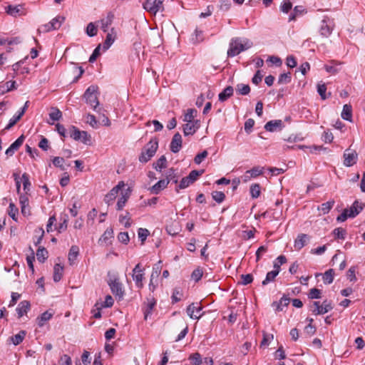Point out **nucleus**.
Here are the masks:
<instances>
[{"label": "nucleus", "mask_w": 365, "mask_h": 365, "mask_svg": "<svg viewBox=\"0 0 365 365\" xmlns=\"http://www.w3.org/2000/svg\"><path fill=\"white\" fill-rule=\"evenodd\" d=\"M252 46V43L247 38H242L240 37L232 38L229 44L227 56H236L241 52L251 48Z\"/></svg>", "instance_id": "obj_1"}, {"label": "nucleus", "mask_w": 365, "mask_h": 365, "mask_svg": "<svg viewBox=\"0 0 365 365\" xmlns=\"http://www.w3.org/2000/svg\"><path fill=\"white\" fill-rule=\"evenodd\" d=\"M158 148V139L152 138L143 148L140 156L139 161L141 163L148 162L153 158Z\"/></svg>", "instance_id": "obj_2"}, {"label": "nucleus", "mask_w": 365, "mask_h": 365, "mask_svg": "<svg viewBox=\"0 0 365 365\" xmlns=\"http://www.w3.org/2000/svg\"><path fill=\"white\" fill-rule=\"evenodd\" d=\"M97 91L98 87L96 86H91L86 90L83 98L87 104L93 107L96 112L101 113V110H103V109L98 108L99 101L98 100Z\"/></svg>", "instance_id": "obj_3"}, {"label": "nucleus", "mask_w": 365, "mask_h": 365, "mask_svg": "<svg viewBox=\"0 0 365 365\" xmlns=\"http://www.w3.org/2000/svg\"><path fill=\"white\" fill-rule=\"evenodd\" d=\"M108 284L110 288L112 293L115 296L118 297L120 299L123 298L124 295V290L123 289V284L119 281V279L116 276H113V277H110Z\"/></svg>", "instance_id": "obj_4"}, {"label": "nucleus", "mask_w": 365, "mask_h": 365, "mask_svg": "<svg viewBox=\"0 0 365 365\" xmlns=\"http://www.w3.org/2000/svg\"><path fill=\"white\" fill-rule=\"evenodd\" d=\"M70 137L75 140H80L84 144H87L91 140V136L86 131H81L76 126H71L69 128Z\"/></svg>", "instance_id": "obj_5"}, {"label": "nucleus", "mask_w": 365, "mask_h": 365, "mask_svg": "<svg viewBox=\"0 0 365 365\" xmlns=\"http://www.w3.org/2000/svg\"><path fill=\"white\" fill-rule=\"evenodd\" d=\"M163 0H146L143 4V8L152 14H156L160 11H163Z\"/></svg>", "instance_id": "obj_6"}, {"label": "nucleus", "mask_w": 365, "mask_h": 365, "mask_svg": "<svg viewBox=\"0 0 365 365\" xmlns=\"http://www.w3.org/2000/svg\"><path fill=\"white\" fill-rule=\"evenodd\" d=\"M125 186V183L123 181H120L118 183L116 186L113 187L110 192L106 195L104 197V202L108 205H110L113 204V201L116 198L118 193L120 190H121Z\"/></svg>", "instance_id": "obj_7"}, {"label": "nucleus", "mask_w": 365, "mask_h": 365, "mask_svg": "<svg viewBox=\"0 0 365 365\" xmlns=\"http://www.w3.org/2000/svg\"><path fill=\"white\" fill-rule=\"evenodd\" d=\"M132 277L137 287L142 288L143 286V279L144 278V273L140 263L137 264L133 268Z\"/></svg>", "instance_id": "obj_8"}, {"label": "nucleus", "mask_w": 365, "mask_h": 365, "mask_svg": "<svg viewBox=\"0 0 365 365\" xmlns=\"http://www.w3.org/2000/svg\"><path fill=\"white\" fill-rule=\"evenodd\" d=\"M202 307L199 306L197 303H192L187 307L186 312L191 319H199L202 315L200 313Z\"/></svg>", "instance_id": "obj_9"}, {"label": "nucleus", "mask_w": 365, "mask_h": 365, "mask_svg": "<svg viewBox=\"0 0 365 365\" xmlns=\"http://www.w3.org/2000/svg\"><path fill=\"white\" fill-rule=\"evenodd\" d=\"M29 101H26L23 108H21L20 110L18 111V113L15 114L10 120L8 125L6 126V130H9L24 115L25 113L28 106Z\"/></svg>", "instance_id": "obj_10"}, {"label": "nucleus", "mask_w": 365, "mask_h": 365, "mask_svg": "<svg viewBox=\"0 0 365 365\" xmlns=\"http://www.w3.org/2000/svg\"><path fill=\"white\" fill-rule=\"evenodd\" d=\"M200 128V121L196 120L192 123H186L182 126L183 133L185 136L192 135Z\"/></svg>", "instance_id": "obj_11"}, {"label": "nucleus", "mask_w": 365, "mask_h": 365, "mask_svg": "<svg viewBox=\"0 0 365 365\" xmlns=\"http://www.w3.org/2000/svg\"><path fill=\"white\" fill-rule=\"evenodd\" d=\"M344 164L347 167H350L356 163L357 153L354 150H351L350 149H347L345 150V152L344 153Z\"/></svg>", "instance_id": "obj_12"}, {"label": "nucleus", "mask_w": 365, "mask_h": 365, "mask_svg": "<svg viewBox=\"0 0 365 365\" xmlns=\"http://www.w3.org/2000/svg\"><path fill=\"white\" fill-rule=\"evenodd\" d=\"M182 140L181 135L179 133H176L173 135L172 140L170 142V150L174 153H178L182 148Z\"/></svg>", "instance_id": "obj_13"}, {"label": "nucleus", "mask_w": 365, "mask_h": 365, "mask_svg": "<svg viewBox=\"0 0 365 365\" xmlns=\"http://www.w3.org/2000/svg\"><path fill=\"white\" fill-rule=\"evenodd\" d=\"M6 12L14 17L24 15V6L21 4L19 5H9L6 7Z\"/></svg>", "instance_id": "obj_14"}, {"label": "nucleus", "mask_w": 365, "mask_h": 365, "mask_svg": "<svg viewBox=\"0 0 365 365\" xmlns=\"http://www.w3.org/2000/svg\"><path fill=\"white\" fill-rule=\"evenodd\" d=\"M24 140V135L19 137L6 150V155L7 156H12L15 151H16L19 147L23 144Z\"/></svg>", "instance_id": "obj_15"}, {"label": "nucleus", "mask_w": 365, "mask_h": 365, "mask_svg": "<svg viewBox=\"0 0 365 365\" xmlns=\"http://www.w3.org/2000/svg\"><path fill=\"white\" fill-rule=\"evenodd\" d=\"M283 122L282 120H269L264 125V129L269 132H274L277 130H282Z\"/></svg>", "instance_id": "obj_16"}, {"label": "nucleus", "mask_w": 365, "mask_h": 365, "mask_svg": "<svg viewBox=\"0 0 365 365\" xmlns=\"http://www.w3.org/2000/svg\"><path fill=\"white\" fill-rule=\"evenodd\" d=\"M309 237L307 234H299L294 240V247L299 250L304 247L309 241Z\"/></svg>", "instance_id": "obj_17"}, {"label": "nucleus", "mask_w": 365, "mask_h": 365, "mask_svg": "<svg viewBox=\"0 0 365 365\" xmlns=\"http://www.w3.org/2000/svg\"><path fill=\"white\" fill-rule=\"evenodd\" d=\"M333 309L331 302L324 300L322 304H320L319 309H314L312 312L314 314H324Z\"/></svg>", "instance_id": "obj_18"}, {"label": "nucleus", "mask_w": 365, "mask_h": 365, "mask_svg": "<svg viewBox=\"0 0 365 365\" xmlns=\"http://www.w3.org/2000/svg\"><path fill=\"white\" fill-rule=\"evenodd\" d=\"M30 306H31L30 302L27 300L21 301L19 304V305L16 309V311L18 314L19 318L23 317L24 314H26L28 312V311L30 309Z\"/></svg>", "instance_id": "obj_19"}, {"label": "nucleus", "mask_w": 365, "mask_h": 365, "mask_svg": "<svg viewBox=\"0 0 365 365\" xmlns=\"http://www.w3.org/2000/svg\"><path fill=\"white\" fill-rule=\"evenodd\" d=\"M168 181H166L165 179L160 180L158 182H156L154 185H153L150 188V191L151 193L157 195L161 190L165 189L168 186Z\"/></svg>", "instance_id": "obj_20"}, {"label": "nucleus", "mask_w": 365, "mask_h": 365, "mask_svg": "<svg viewBox=\"0 0 365 365\" xmlns=\"http://www.w3.org/2000/svg\"><path fill=\"white\" fill-rule=\"evenodd\" d=\"M289 302V297H287L286 295H283L279 302H274L272 303V307H275V310L277 312H281L283 310V307H287Z\"/></svg>", "instance_id": "obj_21"}, {"label": "nucleus", "mask_w": 365, "mask_h": 365, "mask_svg": "<svg viewBox=\"0 0 365 365\" xmlns=\"http://www.w3.org/2000/svg\"><path fill=\"white\" fill-rule=\"evenodd\" d=\"M363 210V206L356 200L352 205L348 209L349 217H355Z\"/></svg>", "instance_id": "obj_22"}, {"label": "nucleus", "mask_w": 365, "mask_h": 365, "mask_svg": "<svg viewBox=\"0 0 365 365\" xmlns=\"http://www.w3.org/2000/svg\"><path fill=\"white\" fill-rule=\"evenodd\" d=\"M78 255H79L78 247L76 245L71 246V247L70 248L69 252H68V260L71 265L74 264Z\"/></svg>", "instance_id": "obj_23"}, {"label": "nucleus", "mask_w": 365, "mask_h": 365, "mask_svg": "<svg viewBox=\"0 0 365 365\" xmlns=\"http://www.w3.org/2000/svg\"><path fill=\"white\" fill-rule=\"evenodd\" d=\"M113 19H114V15L111 12H110L108 14V15L106 18L101 19V29L103 30V32L106 33L108 31V27H109V26L111 25V24L113 21Z\"/></svg>", "instance_id": "obj_24"}, {"label": "nucleus", "mask_w": 365, "mask_h": 365, "mask_svg": "<svg viewBox=\"0 0 365 365\" xmlns=\"http://www.w3.org/2000/svg\"><path fill=\"white\" fill-rule=\"evenodd\" d=\"M234 89L232 86H227L218 96L219 101L224 102L233 95Z\"/></svg>", "instance_id": "obj_25"}, {"label": "nucleus", "mask_w": 365, "mask_h": 365, "mask_svg": "<svg viewBox=\"0 0 365 365\" xmlns=\"http://www.w3.org/2000/svg\"><path fill=\"white\" fill-rule=\"evenodd\" d=\"M320 34L324 37H328L332 32V27L326 19H323L320 27Z\"/></svg>", "instance_id": "obj_26"}, {"label": "nucleus", "mask_w": 365, "mask_h": 365, "mask_svg": "<svg viewBox=\"0 0 365 365\" xmlns=\"http://www.w3.org/2000/svg\"><path fill=\"white\" fill-rule=\"evenodd\" d=\"M341 115L344 120H348V121H351V118H352L351 106L345 104L343 106V110H342Z\"/></svg>", "instance_id": "obj_27"}, {"label": "nucleus", "mask_w": 365, "mask_h": 365, "mask_svg": "<svg viewBox=\"0 0 365 365\" xmlns=\"http://www.w3.org/2000/svg\"><path fill=\"white\" fill-rule=\"evenodd\" d=\"M197 113V110L194 108L187 109L184 115L183 121L186 123H192L195 121L196 120H195V118L196 117Z\"/></svg>", "instance_id": "obj_28"}, {"label": "nucleus", "mask_w": 365, "mask_h": 365, "mask_svg": "<svg viewBox=\"0 0 365 365\" xmlns=\"http://www.w3.org/2000/svg\"><path fill=\"white\" fill-rule=\"evenodd\" d=\"M156 301L154 298L149 299L144 309V319H148V317L152 314L154 307L155 306Z\"/></svg>", "instance_id": "obj_29"}, {"label": "nucleus", "mask_w": 365, "mask_h": 365, "mask_svg": "<svg viewBox=\"0 0 365 365\" xmlns=\"http://www.w3.org/2000/svg\"><path fill=\"white\" fill-rule=\"evenodd\" d=\"M53 313H51L48 311H46L41 314V316L37 318L38 327H42L44 326L45 323L53 317Z\"/></svg>", "instance_id": "obj_30"}, {"label": "nucleus", "mask_w": 365, "mask_h": 365, "mask_svg": "<svg viewBox=\"0 0 365 365\" xmlns=\"http://www.w3.org/2000/svg\"><path fill=\"white\" fill-rule=\"evenodd\" d=\"M48 257V251L43 247H39L36 251V257L39 262L43 263Z\"/></svg>", "instance_id": "obj_31"}, {"label": "nucleus", "mask_w": 365, "mask_h": 365, "mask_svg": "<svg viewBox=\"0 0 365 365\" xmlns=\"http://www.w3.org/2000/svg\"><path fill=\"white\" fill-rule=\"evenodd\" d=\"M63 267L59 264H56L53 268V281L58 282L61 279Z\"/></svg>", "instance_id": "obj_32"}, {"label": "nucleus", "mask_w": 365, "mask_h": 365, "mask_svg": "<svg viewBox=\"0 0 365 365\" xmlns=\"http://www.w3.org/2000/svg\"><path fill=\"white\" fill-rule=\"evenodd\" d=\"M112 238H113V230L112 228H107L102 236L100 237L98 243H107L108 241Z\"/></svg>", "instance_id": "obj_33"}, {"label": "nucleus", "mask_w": 365, "mask_h": 365, "mask_svg": "<svg viewBox=\"0 0 365 365\" xmlns=\"http://www.w3.org/2000/svg\"><path fill=\"white\" fill-rule=\"evenodd\" d=\"M167 167V159L165 156L162 155L155 163H153V168L159 172H161L163 168Z\"/></svg>", "instance_id": "obj_34"}, {"label": "nucleus", "mask_w": 365, "mask_h": 365, "mask_svg": "<svg viewBox=\"0 0 365 365\" xmlns=\"http://www.w3.org/2000/svg\"><path fill=\"white\" fill-rule=\"evenodd\" d=\"M335 201L334 200H329L321 205L318 210H321L324 215L329 213L331 209L334 207Z\"/></svg>", "instance_id": "obj_35"}, {"label": "nucleus", "mask_w": 365, "mask_h": 365, "mask_svg": "<svg viewBox=\"0 0 365 365\" xmlns=\"http://www.w3.org/2000/svg\"><path fill=\"white\" fill-rule=\"evenodd\" d=\"M165 180L166 181H168V183L170 181H173L175 184L178 182V179L175 174V170L173 168L168 170L165 174Z\"/></svg>", "instance_id": "obj_36"}, {"label": "nucleus", "mask_w": 365, "mask_h": 365, "mask_svg": "<svg viewBox=\"0 0 365 365\" xmlns=\"http://www.w3.org/2000/svg\"><path fill=\"white\" fill-rule=\"evenodd\" d=\"M203 39H204L203 31L201 30H199L198 29H196L195 30L194 33L192 34L191 41L193 43H198L202 41Z\"/></svg>", "instance_id": "obj_37"}, {"label": "nucleus", "mask_w": 365, "mask_h": 365, "mask_svg": "<svg viewBox=\"0 0 365 365\" xmlns=\"http://www.w3.org/2000/svg\"><path fill=\"white\" fill-rule=\"evenodd\" d=\"M26 334V331L24 330L20 331L17 334L11 337V340L14 345H19L22 342Z\"/></svg>", "instance_id": "obj_38"}, {"label": "nucleus", "mask_w": 365, "mask_h": 365, "mask_svg": "<svg viewBox=\"0 0 365 365\" xmlns=\"http://www.w3.org/2000/svg\"><path fill=\"white\" fill-rule=\"evenodd\" d=\"M65 18L61 16H58L53 19L49 23V26L53 28V30H56L61 26V24L63 22Z\"/></svg>", "instance_id": "obj_39"}, {"label": "nucleus", "mask_w": 365, "mask_h": 365, "mask_svg": "<svg viewBox=\"0 0 365 365\" xmlns=\"http://www.w3.org/2000/svg\"><path fill=\"white\" fill-rule=\"evenodd\" d=\"M334 271L333 269L327 270L323 274V280L324 284H330L334 281Z\"/></svg>", "instance_id": "obj_40"}, {"label": "nucleus", "mask_w": 365, "mask_h": 365, "mask_svg": "<svg viewBox=\"0 0 365 365\" xmlns=\"http://www.w3.org/2000/svg\"><path fill=\"white\" fill-rule=\"evenodd\" d=\"M304 11V9L302 6H296L294 8L293 12L289 16V21H294L296 17L299 15H302Z\"/></svg>", "instance_id": "obj_41"}, {"label": "nucleus", "mask_w": 365, "mask_h": 365, "mask_svg": "<svg viewBox=\"0 0 365 365\" xmlns=\"http://www.w3.org/2000/svg\"><path fill=\"white\" fill-rule=\"evenodd\" d=\"M278 274L279 272L277 270H272L267 272L265 279L262 282V285H267L268 283L274 281Z\"/></svg>", "instance_id": "obj_42"}, {"label": "nucleus", "mask_w": 365, "mask_h": 365, "mask_svg": "<svg viewBox=\"0 0 365 365\" xmlns=\"http://www.w3.org/2000/svg\"><path fill=\"white\" fill-rule=\"evenodd\" d=\"M237 92L240 95H247L250 92V87L247 84L239 83L236 88Z\"/></svg>", "instance_id": "obj_43"}, {"label": "nucleus", "mask_w": 365, "mask_h": 365, "mask_svg": "<svg viewBox=\"0 0 365 365\" xmlns=\"http://www.w3.org/2000/svg\"><path fill=\"white\" fill-rule=\"evenodd\" d=\"M49 118L53 121L59 120L62 118V113L57 108H51V110L49 113Z\"/></svg>", "instance_id": "obj_44"}, {"label": "nucleus", "mask_w": 365, "mask_h": 365, "mask_svg": "<svg viewBox=\"0 0 365 365\" xmlns=\"http://www.w3.org/2000/svg\"><path fill=\"white\" fill-rule=\"evenodd\" d=\"M287 262V258L284 255H279L274 262V270H277L279 273L280 266Z\"/></svg>", "instance_id": "obj_45"}, {"label": "nucleus", "mask_w": 365, "mask_h": 365, "mask_svg": "<svg viewBox=\"0 0 365 365\" xmlns=\"http://www.w3.org/2000/svg\"><path fill=\"white\" fill-rule=\"evenodd\" d=\"M19 213V209L16 207V205L13 202L9 203V215L15 221H17L16 215Z\"/></svg>", "instance_id": "obj_46"}, {"label": "nucleus", "mask_w": 365, "mask_h": 365, "mask_svg": "<svg viewBox=\"0 0 365 365\" xmlns=\"http://www.w3.org/2000/svg\"><path fill=\"white\" fill-rule=\"evenodd\" d=\"M22 181L24 190L25 191V192L28 193L30 191L31 184L29 180V175L26 173H24L22 175Z\"/></svg>", "instance_id": "obj_47"}, {"label": "nucleus", "mask_w": 365, "mask_h": 365, "mask_svg": "<svg viewBox=\"0 0 365 365\" xmlns=\"http://www.w3.org/2000/svg\"><path fill=\"white\" fill-rule=\"evenodd\" d=\"M128 197L129 195L127 192H125V194H123L122 196L118 200L116 205L118 210H121L123 208Z\"/></svg>", "instance_id": "obj_48"}, {"label": "nucleus", "mask_w": 365, "mask_h": 365, "mask_svg": "<svg viewBox=\"0 0 365 365\" xmlns=\"http://www.w3.org/2000/svg\"><path fill=\"white\" fill-rule=\"evenodd\" d=\"M189 359L192 361L193 365H200L202 363V356L198 352L192 354L190 356Z\"/></svg>", "instance_id": "obj_49"}, {"label": "nucleus", "mask_w": 365, "mask_h": 365, "mask_svg": "<svg viewBox=\"0 0 365 365\" xmlns=\"http://www.w3.org/2000/svg\"><path fill=\"white\" fill-rule=\"evenodd\" d=\"M292 80L291 73L289 72L288 73H284L279 75L278 78V83L279 84H287L289 83Z\"/></svg>", "instance_id": "obj_50"}, {"label": "nucleus", "mask_w": 365, "mask_h": 365, "mask_svg": "<svg viewBox=\"0 0 365 365\" xmlns=\"http://www.w3.org/2000/svg\"><path fill=\"white\" fill-rule=\"evenodd\" d=\"M333 234H334L335 238L340 239V240H344L345 237H346V232L344 229H343L341 227H337L333 230Z\"/></svg>", "instance_id": "obj_51"}, {"label": "nucleus", "mask_w": 365, "mask_h": 365, "mask_svg": "<svg viewBox=\"0 0 365 365\" xmlns=\"http://www.w3.org/2000/svg\"><path fill=\"white\" fill-rule=\"evenodd\" d=\"M250 194L252 198H257L260 195V185L253 184L250 186Z\"/></svg>", "instance_id": "obj_52"}, {"label": "nucleus", "mask_w": 365, "mask_h": 365, "mask_svg": "<svg viewBox=\"0 0 365 365\" xmlns=\"http://www.w3.org/2000/svg\"><path fill=\"white\" fill-rule=\"evenodd\" d=\"M138 235L141 241V244H144L147 237L150 235V232L145 228H139L138 230Z\"/></svg>", "instance_id": "obj_53"}, {"label": "nucleus", "mask_w": 365, "mask_h": 365, "mask_svg": "<svg viewBox=\"0 0 365 365\" xmlns=\"http://www.w3.org/2000/svg\"><path fill=\"white\" fill-rule=\"evenodd\" d=\"M212 197L215 201L221 203L225 198V195L221 191H214L212 192Z\"/></svg>", "instance_id": "obj_54"}, {"label": "nucleus", "mask_w": 365, "mask_h": 365, "mask_svg": "<svg viewBox=\"0 0 365 365\" xmlns=\"http://www.w3.org/2000/svg\"><path fill=\"white\" fill-rule=\"evenodd\" d=\"M125 220V223H124V225L125 227L128 228L131 226V218H130V213L128 212H126V215H120L119 217V222L120 223H123L124 221Z\"/></svg>", "instance_id": "obj_55"}, {"label": "nucleus", "mask_w": 365, "mask_h": 365, "mask_svg": "<svg viewBox=\"0 0 365 365\" xmlns=\"http://www.w3.org/2000/svg\"><path fill=\"white\" fill-rule=\"evenodd\" d=\"M203 173H204L203 170H192L187 177V179H189L190 180V182L192 183H193L197 180V177L201 175Z\"/></svg>", "instance_id": "obj_56"}, {"label": "nucleus", "mask_w": 365, "mask_h": 365, "mask_svg": "<svg viewBox=\"0 0 365 365\" xmlns=\"http://www.w3.org/2000/svg\"><path fill=\"white\" fill-rule=\"evenodd\" d=\"M308 297L311 299H320L322 297V292L319 289L312 288L308 294Z\"/></svg>", "instance_id": "obj_57"}, {"label": "nucleus", "mask_w": 365, "mask_h": 365, "mask_svg": "<svg viewBox=\"0 0 365 365\" xmlns=\"http://www.w3.org/2000/svg\"><path fill=\"white\" fill-rule=\"evenodd\" d=\"M263 173V168L254 167L251 170L246 172L247 174H250L251 177L256 178Z\"/></svg>", "instance_id": "obj_58"}, {"label": "nucleus", "mask_w": 365, "mask_h": 365, "mask_svg": "<svg viewBox=\"0 0 365 365\" xmlns=\"http://www.w3.org/2000/svg\"><path fill=\"white\" fill-rule=\"evenodd\" d=\"M86 34L88 36L93 37L97 34V28L93 23L91 22L86 27Z\"/></svg>", "instance_id": "obj_59"}, {"label": "nucleus", "mask_w": 365, "mask_h": 365, "mask_svg": "<svg viewBox=\"0 0 365 365\" xmlns=\"http://www.w3.org/2000/svg\"><path fill=\"white\" fill-rule=\"evenodd\" d=\"M52 163L55 167L59 168L62 170H65V168L63 166L64 159L63 158L54 157L52 160Z\"/></svg>", "instance_id": "obj_60"}, {"label": "nucleus", "mask_w": 365, "mask_h": 365, "mask_svg": "<svg viewBox=\"0 0 365 365\" xmlns=\"http://www.w3.org/2000/svg\"><path fill=\"white\" fill-rule=\"evenodd\" d=\"M115 41V37L111 34H108L106 36V41L103 43V50L106 51L112 45Z\"/></svg>", "instance_id": "obj_61"}, {"label": "nucleus", "mask_w": 365, "mask_h": 365, "mask_svg": "<svg viewBox=\"0 0 365 365\" xmlns=\"http://www.w3.org/2000/svg\"><path fill=\"white\" fill-rule=\"evenodd\" d=\"M202 275H203L202 269L201 268L198 267L192 272V273L191 274V277L194 281L198 282L202 278Z\"/></svg>", "instance_id": "obj_62"}, {"label": "nucleus", "mask_w": 365, "mask_h": 365, "mask_svg": "<svg viewBox=\"0 0 365 365\" xmlns=\"http://www.w3.org/2000/svg\"><path fill=\"white\" fill-rule=\"evenodd\" d=\"M292 7V4L290 2V1L285 0L281 4L280 10L282 12L287 14L291 10Z\"/></svg>", "instance_id": "obj_63"}, {"label": "nucleus", "mask_w": 365, "mask_h": 365, "mask_svg": "<svg viewBox=\"0 0 365 365\" xmlns=\"http://www.w3.org/2000/svg\"><path fill=\"white\" fill-rule=\"evenodd\" d=\"M118 240L121 243H123L124 245H127L130 241V237H129L128 233L126 232H120L118 235Z\"/></svg>", "instance_id": "obj_64"}]
</instances>
